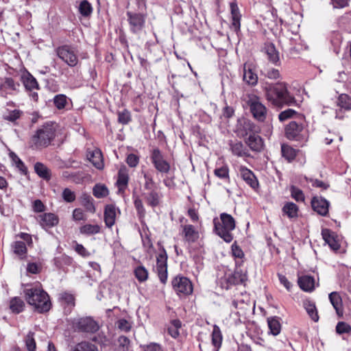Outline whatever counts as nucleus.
Wrapping results in <instances>:
<instances>
[{
	"instance_id": "obj_18",
	"label": "nucleus",
	"mask_w": 351,
	"mask_h": 351,
	"mask_svg": "<svg viewBox=\"0 0 351 351\" xmlns=\"http://www.w3.org/2000/svg\"><path fill=\"white\" fill-rule=\"evenodd\" d=\"M184 239L189 243H194L199 239V232L193 225L185 224L182 226Z\"/></svg>"
},
{
	"instance_id": "obj_25",
	"label": "nucleus",
	"mask_w": 351,
	"mask_h": 351,
	"mask_svg": "<svg viewBox=\"0 0 351 351\" xmlns=\"http://www.w3.org/2000/svg\"><path fill=\"white\" fill-rule=\"evenodd\" d=\"M246 143L252 150L256 152H260L263 146L262 138L260 136L255 134H250L247 137Z\"/></svg>"
},
{
	"instance_id": "obj_6",
	"label": "nucleus",
	"mask_w": 351,
	"mask_h": 351,
	"mask_svg": "<svg viewBox=\"0 0 351 351\" xmlns=\"http://www.w3.org/2000/svg\"><path fill=\"white\" fill-rule=\"evenodd\" d=\"M167 258L166 250L163 247H161L156 255V265L154 270L162 284L167 282L168 278Z\"/></svg>"
},
{
	"instance_id": "obj_54",
	"label": "nucleus",
	"mask_w": 351,
	"mask_h": 351,
	"mask_svg": "<svg viewBox=\"0 0 351 351\" xmlns=\"http://www.w3.org/2000/svg\"><path fill=\"white\" fill-rule=\"evenodd\" d=\"M73 351H97V348L92 343L81 342L75 346Z\"/></svg>"
},
{
	"instance_id": "obj_12",
	"label": "nucleus",
	"mask_w": 351,
	"mask_h": 351,
	"mask_svg": "<svg viewBox=\"0 0 351 351\" xmlns=\"http://www.w3.org/2000/svg\"><path fill=\"white\" fill-rule=\"evenodd\" d=\"M73 325L78 330L86 332H95L99 329L98 324L90 317L77 319Z\"/></svg>"
},
{
	"instance_id": "obj_11",
	"label": "nucleus",
	"mask_w": 351,
	"mask_h": 351,
	"mask_svg": "<svg viewBox=\"0 0 351 351\" xmlns=\"http://www.w3.org/2000/svg\"><path fill=\"white\" fill-rule=\"evenodd\" d=\"M247 280V270L241 269L240 267L236 266L234 272L228 275L226 278L227 283L226 289H229V287L232 285L245 284Z\"/></svg>"
},
{
	"instance_id": "obj_28",
	"label": "nucleus",
	"mask_w": 351,
	"mask_h": 351,
	"mask_svg": "<svg viewBox=\"0 0 351 351\" xmlns=\"http://www.w3.org/2000/svg\"><path fill=\"white\" fill-rule=\"evenodd\" d=\"M283 215H287L289 219H296L298 217L299 208L293 202H287L282 207Z\"/></svg>"
},
{
	"instance_id": "obj_60",
	"label": "nucleus",
	"mask_w": 351,
	"mask_h": 351,
	"mask_svg": "<svg viewBox=\"0 0 351 351\" xmlns=\"http://www.w3.org/2000/svg\"><path fill=\"white\" fill-rule=\"evenodd\" d=\"M119 122L122 124H127L131 120L130 113L128 110H124L118 113Z\"/></svg>"
},
{
	"instance_id": "obj_30",
	"label": "nucleus",
	"mask_w": 351,
	"mask_h": 351,
	"mask_svg": "<svg viewBox=\"0 0 351 351\" xmlns=\"http://www.w3.org/2000/svg\"><path fill=\"white\" fill-rule=\"evenodd\" d=\"M230 150L234 156L238 157H247L250 156L247 149L241 142L230 143Z\"/></svg>"
},
{
	"instance_id": "obj_51",
	"label": "nucleus",
	"mask_w": 351,
	"mask_h": 351,
	"mask_svg": "<svg viewBox=\"0 0 351 351\" xmlns=\"http://www.w3.org/2000/svg\"><path fill=\"white\" fill-rule=\"evenodd\" d=\"M53 104L58 109H63L67 104V97L62 94L57 95L53 98Z\"/></svg>"
},
{
	"instance_id": "obj_38",
	"label": "nucleus",
	"mask_w": 351,
	"mask_h": 351,
	"mask_svg": "<svg viewBox=\"0 0 351 351\" xmlns=\"http://www.w3.org/2000/svg\"><path fill=\"white\" fill-rule=\"evenodd\" d=\"M35 172L43 179L49 180L51 178L50 170L43 163L38 162L34 165Z\"/></svg>"
},
{
	"instance_id": "obj_20",
	"label": "nucleus",
	"mask_w": 351,
	"mask_h": 351,
	"mask_svg": "<svg viewBox=\"0 0 351 351\" xmlns=\"http://www.w3.org/2000/svg\"><path fill=\"white\" fill-rule=\"evenodd\" d=\"M117 210L113 204L106 206L104 209V221L107 227L111 228L115 223Z\"/></svg>"
},
{
	"instance_id": "obj_58",
	"label": "nucleus",
	"mask_w": 351,
	"mask_h": 351,
	"mask_svg": "<svg viewBox=\"0 0 351 351\" xmlns=\"http://www.w3.org/2000/svg\"><path fill=\"white\" fill-rule=\"evenodd\" d=\"M1 87L12 90H16L19 87V84L16 82L12 78L7 77L5 79Z\"/></svg>"
},
{
	"instance_id": "obj_21",
	"label": "nucleus",
	"mask_w": 351,
	"mask_h": 351,
	"mask_svg": "<svg viewBox=\"0 0 351 351\" xmlns=\"http://www.w3.org/2000/svg\"><path fill=\"white\" fill-rule=\"evenodd\" d=\"M87 158L97 169L101 170L104 169L103 156L99 149H95L91 152H88Z\"/></svg>"
},
{
	"instance_id": "obj_10",
	"label": "nucleus",
	"mask_w": 351,
	"mask_h": 351,
	"mask_svg": "<svg viewBox=\"0 0 351 351\" xmlns=\"http://www.w3.org/2000/svg\"><path fill=\"white\" fill-rule=\"evenodd\" d=\"M151 160L154 167L161 173H168L170 164L164 159L163 155L158 148H155L151 153Z\"/></svg>"
},
{
	"instance_id": "obj_45",
	"label": "nucleus",
	"mask_w": 351,
	"mask_h": 351,
	"mask_svg": "<svg viewBox=\"0 0 351 351\" xmlns=\"http://www.w3.org/2000/svg\"><path fill=\"white\" fill-rule=\"evenodd\" d=\"M265 49L268 58L271 62L276 64L279 62V53L273 44L267 45Z\"/></svg>"
},
{
	"instance_id": "obj_57",
	"label": "nucleus",
	"mask_w": 351,
	"mask_h": 351,
	"mask_svg": "<svg viewBox=\"0 0 351 351\" xmlns=\"http://www.w3.org/2000/svg\"><path fill=\"white\" fill-rule=\"evenodd\" d=\"M22 114H23V112L21 110H14L12 111H9L7 114L4 115L3 118H4V119H5L7 121L14 122L16 120H17L18 119H19L21 117V116L22 115Z\"/></svg>"
},
{
	"instance_id": "obj_15",
	"label": "nucleus",
	"mask_w": 351,
	"mask_h": 351,
	"mask_svg": "<svg viewBox=\"0 0 351 351\" xmlns=\"http://www.w3.org/2000/svg\"><path fill=\"white\" fill-rule=\"evenodd\" d=\"M129 179L128 170L125 166L121 167L118 171L116 182L119 193H123L125 192L128 186Z\"/></svg>"
},
{
	"instance_id": "obj_39",
	"label": "nucleus",
	"mask_w": 351,
	"mask_h": 351,
	"mask_svg": "<svg viewBox=\"0 0 351 351\" xmlns=\"http://www.w3.org/2000/svg\"><path fill=\"white\" fill-rule=\"evenodd\" d=\"M101 227L98 224L86 223L80 228V232L85 235H93L100 232Z\"/></svg>"
},
{
	"instance_id": "obj_22",
	"label": "nucleus",
	"mask_w": 351,
	"mask_h": 351,
	"mask_svg": "<svg viewBox=\"0 0 351 351\" xmlns=\"http://www.w3.org/2000/svg\"><path fill=\"white\" fill-rule=\"evenodd\" d=\"M298 283L300 288L306 292H312L315 289V279L308 275L302 276L298 278Z\"/></svg>"
},
{
	"instance_id": "obj_2",
	"label": "nucleus",
	"mask_w": 351,
	"mask_h": 351,
	"mask_svg": "<svg viewBox=\"0 0 351 351\" xmlns=\"http://www.w3.org/2000/svg\"><path fill=\"white\" fill-rule=\"evenodd\" d=\"M25 298L29 305L40 313L48 312L51 307L49 296L40 285L25 289Z\"/></svg>"
},
{
	"instance_id": "obj_34",
	"label": "nucleus",
	"mask_w": 351,
	"mask_h": 351,
	"mask_svg": "<svg viewBox=\"0 0 351 351\" xmlns=\"http://www.w3.org/2000/svg\"><path fill=\"white\" fill-rule=\"evenodd\" d=\"M232 254L235 258V266L241 267L243 263L245 254L241 248L236 243L231 246Z\"/></svg>"
},
{
	"instance_id": "obj_62",
	"label": "nucleus",
	"mask_w": 351,
	"mask_h": 351,
	"mask_svg": "<svg viewBox=\"0 0 351 351\" xmlns=\"http://www.w3.org/2000/svg\"><path fill=\"white\" fill-rule=\"evenodd\" d=\"M126 162L130 167H136L139 163V157L134 154H130L126 158Z\"/></svg>"
},
{
	"instance_id": "obj_4",
	"label": "nucleus",
	"mask_w": 351,
	"mask_h": 351,
	"mask_svg": "<svg viewBox=\"0 0 351 351\" xmlns=\"http://www.w3.org/2000/svg\"><path fill=\"white\" fill-rule=\"evenodd\" d=\"M215 232L225 242L230 243L233 239L232 231L235 228V220L232 215L223 213L219 219H213Z\"/></svg>"
},
{
	"instance_id": "obj_8",
	"label": "nucleus",
	"mask_w": 351,
	"mask_h": 351,
	"mask_svg": "<svg viewBox=\"0 0 351 351\" xmlns=\"http://www.w3.org/2000/svg\"><path fill=\"white\" fill-rule=\"evenodd\" d=\"M173 290L178 295H191L193 293V285L191 280L184 276H177L171 282Z\"/></svg>"
},
{
	"instance_id": "obj_56",
	"label": "nucleus",
	"mask_w": 351,
	"mask_h": 351,
	"mask_svg": "<svg viewBox=\"0 0 351 351\" xmlns=\"http://www.w3.org/2000/svg\"><path fill=\"white\" fill-rule=\"evenodd\" d=\"M25 345L28 351H35L36 345L34 338V333L32 332H28L25 337Z\"/></svg>"
},
{
	"instance_id": "obj_49",
	"label": "nucleus",
	"mask_w": 351,
	"mask_h": 351,
	"mask_svg": "<svg viewBox=\"0 0 351 351\" xmlns=\"http://www.w3.org/2000/svg\"><path fill=\"white\" fill-rule=\"evenodd\" d=\"M79 12L84 16H88L93 12V7L87 0H83L79 6Z\"/></svg>"
},
{
	"instance_id": "obj_48",
	"label": "nucleus",
	"mask_w": 351,
	"mask_h": 351,
	"mask_svg": "<svg viewBox=\"0 0 351 351\" xmlns=\"http://www.w3.org/2000/svg\"><path fill=\"white\" fill-rule=\"evenodd\" d=\"M134 275L140 282H143L147 280L149 273L145 267L138 266L134 269Z\"/></svg>"
},
{
	"instance_id": "obj_19",
	"label": "nucleus",
	"mask_w": 351,
	"mask_h": 351,
	"mask_svg": "<svg viewBox=\"0 0 351 351\" xmlns=\"http://www.w3.org/2000/svg\"><path fill=\"white\" fill-rule=\"evenodd\" d=\"M303 126L295 121H291L285 128L286 137L289 140H296L302 131Z\"/></svg>"
},
{
	"instance_id": "obj_63",
	"label": "nucleus",
	"mask_w": 351,
	"mask_h": 351,
	"mask_svg": "<svg viewBox=\"0 0 351 351\" xmlns=\"http://www.w3.org/2000/svg\"><path fill=\"white\" fill-rule=\"evenodd\" d=\"M145 184L144 187L147 190H152L155 186V182L153 180L152 176L147 173H144Z\"/></svg>"
},
{
	"instance_id": "obj_33",
	"label": "nucleus",
	"mask_w": 351,
	"mask_h": 351,
	"mask_svg": "<svg viewBox=\"0 0 351 351\" xmlns=\"http://www.w3.org/2000/svg\"><path fill=\"white\" fill-rule=\"evenodd\" d=\"M230 5L232 19V26L234 29L237 31L240 29L241 14L235 2H231Z\"/></svg>"
},
{
	"instance_id": "obj_23",
	"label": "nucleus",
	"mask_w": 351,
	"mask_h": 351,
	"mask_svg": "<svg viewBox=\"0 0 351 351\" xmlns=\"http://www.w3.org/2000/svg\"><path fill=\"white\" fill-rule=\"evenodd\" d=\"M324 240L328 244L333 250H337L340 247V244L336 239L335 234L328 229H324L322 232Z\"/></svg>"
},
{
	"instance_id": "obj_13",
	"label": "nucleus",
	"mask_w": 351,
	"mask_h": 351,
	"mask_svg": "<svg viewBox=\"0 0 351 351\" xmlns=\"http://www.w3.org/2000/svg\"><path fill=\"white\" fill-rule=\"evenodd\" d=\"M258 75L255 66L251 62H245L243 66V80L249 86H254L258 83Z\"/></svg>"
},
{
	"instance_id": "obj_46",
	"label": "nucleus",
	"mask_w": 351,
	"mask_h": 351,
	"mask_svg": "<svg viewBox=\"0 0 351 351\" xmlns=\"http://www.w3.org/2000/svg\"><path fill=\"white\" fill-rule=\"evenodd\" d=\"M337 105L346 110H350L351 97L347 94H341L337 99Z\"/></svg>"
},
{
	"instance_id": "obj_40",
	"label": "nucleus",
	"mask_w": 351,
	"mask_h": 351,
	"mask_svg": "<svg viewBox=\"0 0 351 351\" xmlns=\"http://www.w3.org/2000/svg\"><path fill=\"white\" fill-rule=\"evenodd\" d=\"M222 335L220 328L215 325L212 332V343L215 348V351H218L222 343Z\"/></svg>"
},
{
	"instance_id": "obj_35",
	"label": "nucleus",
	"mask_w": 351,
	"mask_h": 351,
	"mask_svg": "<svg viewBox=\"0 0 351 351\" xmlns=\"http://www.w3.org/2000/svg\"><path fill=\"white\" fill-rule=\"evenodd\" d=\"M298 152V151L297 149L293 148L292 147L288 145L282 144L281 145L282 156L288 162H291L295 158Z\"/></svg>"
},
{
	"instance_id": "obj_14",
	"label": "nucleus",
	"mask_w": 351,
	"mask_h": 351,
	"mask_svg": "<svg viewBox=\"0 0 351 351\" xmlns=\"http://www.w3.org/2000/svg\"><path fill=\"white\" fill-rule=\"evenodd\" d=\"M40 226L44 229L51 228L57 226L59 223L58 217L54 213H43L36 217Z\"/></svg>"
},
{
	"instance_id": "obj_17",
	"label": "nucleus",
	"mask_w": 351,
	"mask_h": 351,
	"mask_svg": "<svg viewBox=\"0 0 351 351\" xmlns=\"http://www.w3.org/2000/svg\"><path fill=\"white\" fill-rule=\"evenodd\" d=\"M311 205L313 209L322 216H326L328 213L329 202L322 197H313Z\"/></svg>"
},
{
	"instance_id": "obj_32",
	"label": "nucleus",
	"mask_w": 351,
	"mask_h": 351,
	"mask_svg": "<svg viewBox=\"0 0 351 351\" xmlns=\"http://www.w3.org/2000/svg\"><path fill=\"white\" fill-rule=\"evenodd\" d=\"M303 306L312 320H313L315 322H318L319 315L315 306V304L311 300H306L303 302Z\"/></svg>"
},
{
	"instance_id": "obj_7",
	"label": "nucleus",
	"mask_w": 351,
	"mask_h": 351,
	"mask_svg": "<svg viewBox=\"0 0 351 351\" xmlns=\"http://www.w3.org/2000/svg\"><path fill=\"white\" fill-rule=\"evenodd\" d=\"M247 104L253 117L260 121H263L266 119L267 108L262 104L259 97L255 95L249 97Z\"/></svg>"
},
{
	"instance_id": "obj_26",
	"label": "nucleus",
	"mask_w": 351,
	"mask_h": 351,
	"mask_svg": "<svg viewBox=\"0 0 351 351\" xmlns=\"http://www.w3.org/2000/svg\"><path fill=\"white\" fill-rule=\"evenodd\" d=\"M329 300L339 316L343 315L342 299L337 292H332L329 294Z\"/></svg>"
},
{
	"instance_id": "obj_31",
	"label": "nucleus",
	"mask_w": 351,
	"mask_h": 351,
	"mask_svg": "<svg viewBox=\"0 0 351 351\" xmlns=\"http://www.w3.org/2000/svg\"><path fill=\"white\" fill-rule=\"evenodd\" d=\"M143 195L147 204L152 207H156L159 205L162 197V195L154 190H151L149 193L147 194L145 193Z\"/></svg>"
},
{
	"instance_id": "obj_59",
	"label": "nucleus",
	"mask_w": 351,
	"mask_h": 351,
	"mask_svg": "<svg viewBox=\"0 0 351 351\" xmlns=\"http://www.w3.org/2000/svg\"><path fill=\"white\" fill-rule=\"evenodd\" d=\"M75 244L74 250L75 251L81 256L86 258L90 256V252H88L83 245L77 243L76 241L73 242Z\"/></svg>"
},
{
	"instance_id": "obj_16",
	"label": "nucleus",
	"mask_w": 351,
	"mask_h": 351,
	"mask_svg": "<svg viewBox=\"0 0 351 351\" xmlns=\"http://www.w3.org/2000/svg\"><path fill=\"white\" fill-rule=\"evenodd\" d=\"M239 172L241 178L252 189H256L258 186V180L251 170L244 166H240Z\"/></svg>"
},
{
	"instance_id": "obj_29",
	"label": "nucleus",
	"mask_w": 351,
	"mask_h": 351,
	"mask_svg": "<svg viewBox=\"0 0 351 351\" xmlns=\"http://www.w3.org/2000/svg\"><path fill=\"white\" fill-rule=\"evenodd\" d=\"M267 324L269 329V333L276 336L281 331L280 319L277 316L269 317L267 318Z\"/></svg>"
},
{
	"instance_id": "obj_64",
	"label": "nucleus",
	"mask_w": 351,
	"mask_h": 351,
	"mask_svg": "<svg viewBox=\"0 0 351 351\" xmlns=\"http://www.w3.org/2000/svg\"><path fill=\"white\" fill-rule=\"evenodd\" d=\"M296 112L293 109H287L281 112L278 115V119L280 121H284L289 118H291Z\"/></svg>"
},
{
	"instance_id": "obj_43",
	"label": "nucleus",
	"mask_w": 351,
	"mask_h": 351,
	"mask_svg": "<svg viewBox=\"0 0 351 351\" xmlns=\"http://www.w3.org/2000/svg\"><path fill=\"white\" fill-rule=\"evenodd\" d=\"M93 195L97 198H103L108 195L109 191L104 184H96L93 189Z\"/></svg>"
},
{
	"instance_id": "obj_41",
	"label": "nucleus",
	"mask_w": 351,
	"mask_h": 351,
	"mask_svg": "<svg viewBox=\"0 0 351 351\" xmlns=\"http://www.w3.org/2000/svg\"><path fill=\"white\" fill-rule=\"evenodd\" d=\"M25 302L23 300L19 298L14 297L10 301V308L11 311L14 313H19L24 310Z\"/></svg>"
},
{
	"instance_id": "obj_5",
	"label": "nucleus",
	"mask_w": 351,
	"mask_h": 351,
	"mask_svg": "<svg viewBox=\"0 0 351 351\" xmlns=\"http://www.w3.org/2000/svg\"><path fill=\"white\" fill-rule=\"evenodd\" d=\"M57 56L71 67L75 66L79 61L77 50L70 45H62L56 49Z\"/></svg>"
},
{
	"instance_id": "obj_52",
	"label": "nucleus",
	"mask_w": 351,
	"mask_h": 351,
	"mask_svg": "<svg viewBox=\"0 0 351 351\" xmlns=\"http://www.w3.org/2000/svg\"><path fill=\"white\" fill-rule=\"evenodd\" d=\"M290 193L292 198H293L297 202H304V195L301 189L299 188L291 186L290 188Z\"/></svg>"
},
{
	"instance_id": "obj_47",
	"label": "nucleus",
	"mask_w": 351,
	"mask_h": 351,
	"mask_svg": "<svg viewBox=\"0 0 351 351\" xmlns=\"http://www.w3.org/2000/svg\"><path fill=\"white\" fill-rule=\"evenodd\" d=\"M262 74L269 80H277L281 78L280 71L277 69L267 68L261 71Z\"/></svg>"
},
{
	"instance_id": "obj_24",
	"label": "nucleus",
	"mask_w": 351,
	"mask_h": 351,
	"mask_svg": "<svg viewBox=\"0 0 351 351\" xmlns=\"http://www.w3.org/2000/svg\"><path fill=\"white\" fill-rule=\"evenodd\" d=\"M59 300L63 305H66L64 312L66 313H70L71 309L75 304L74 295L69 292H62L59 294Z\"/></svg>"
},
{
	"instance_id": "obj_42",
	"label": "nucleus",
	"mask_w": 351,
	"mask_h": 351,
	"mask_svg": "<svg viewBox=\"0 0 351 351\" xmlns=\"http://www.w3.org/2000/svg\"><path fill=\"white\" fill-rule=\"evenodd\" d=\"M80 203L85 208L86 211L94 213L96 210L93 204V199L87 194H84L80 197Z\"/></svg>"
},
{
	"instance_id": "obj_1",
	"label": "nucleus",
	"mask_w": 351,
	"mask_h": 351,
	"mask_svg": "<svg viewBox=\"0 0 351 351\" xmlns=\"http://www.w3.org/2000/svg\"><path fill=\"white\" fill-rule=\"evenodd\" d=\"M264 90L267 99L274 106H279L282 104L291 106L295 103V98L290 95L287 85L285 82L266 83Z\"/></svg>"
},
{
	"instance_id": "obj_36",
	"label": "nucleus",
	"mask_w": 351,
	"mask_h": 351,
	"mask_svg": "<svg viewBox=\"0 0 351 351\" xmlns=\"http://www.w3.org/2000/svg\"><path fill=\"white\" fill-rule=\"evenodd\" d=\"M13 252L21 258L25 257L27 250L25 242L16 241L11 245Z\"/></svg>"
},
{
	"instance_id": "obj_3",
	"label": "nucleus",
	"mask_w": 351,
	"mask_h": 351,
	"mask_svg": "<svg viewBox=\"0 0 351 351\" xmlns=\"http://www.w3.org/2000/svg\"><path fill=\"white\" fill-rule=\"evenodd\" d=\"M57 125L47 123L36 130L31 137L29 145L32 149H40L48 147L56 137Z\"/></svg>"
},
{
	"instance_id": "obj_27",
	"label": "nucleus",
	"mask_w": 351,
	"mask_h": 351,
	"mask_svg": "<svg viewBox=\"0 0 351 351\" xmlns=\"http://www.w3.org/2000/svg\"><path fill=\"white\" fill-rule=\"evenodd\" d=\"M23 83L27 90H38L39 85L36 78L29 73H27L22 76Z\"/></svg>"
},
{
	"instance_id": "obj_9",
	"label": "nucleus",
	"mask_w": 351,
	"mask_h": 351,
	"mask_svg": "<svg viewBox=\"0 0 351 351\" xmlns=\"http://www.w3.org/2000/svg\"><path fill=\"white\" fill-rule=\"evenodd\" d=\"M128 21L130 31L134 34H139L145 27L146 14L128 12Z\"/></svg>"
},
{
	"instance_id": "obj_37",
	"label": "nucleus",
	"mask_w": 351,
	"mask_h": 351,
	"mask_svg": "<svg viewBox=\"0 0 351 351\" xmlns=\"http://www.w3.org/2000/svg\"><path fill=\"white\" fill-rule=\"evenodd\" d=\"M229 167L227 164H223L221 166L217 167L214 170V175L218 178L223 180L226 182L230 181Z\"/></svg>"
},
{
	"instance_id": "obj_44",
	"label": "nucleus",
	"mask_w": 351,
	"mask_h": 351,
	"mask_svg": "<svg viewBox=\"0 0 351 351\" xmlns=\"http://www.w3.org/2000/svg\"><path fill=\"white\" fill-rule=\"evenodd\" d=\"M9 156L15 167L23 174L27 173V169L24 162L19 158V156L13 152L9 154Z\"/></svg>"
},
{
	"instance_id": "obj_55",
	"label": "nucleus",
	"mask_w": 351,
	"mask_h": 351,
	"mask_svg": "<svg viewBox=\"0 0 351 351\" xmlns=\"http://www.w3.org/2000/svg\"><path fill=\"white\" fill-rule=\"evenodd\" d=\"M336 332L339 335L350 334L351 332V326L344 322H339L336 326Z\"/></svg>"
},
{
	"instance_id": "obj_50",
	"label": "nucleus",
	"mask_w": 351,
	"mask_h": 351,
	"mask_svg": "<svg viewBox=\"0 0 351 351\" xmlns=\"http://www.w3.org/2000/svg\"><path fill=\"white\" fill-rule=\"evenodd\" d=\"M181 327V322L178 319L171 321V326L168 328L169 334L173 338L179 335V328Z\"/></svg>"
},
{
	"instance_id": "obj_61",
	"label": "nucleus",
	"mask_w": 351,
	"mask_h": 351,
	"mask_svg": "<svg viewBox=\"0 0 351 351\" xmlns=\"http://www.w3.org/2000/svg\"><path fill=\"white\" fill-rule=\"evenodd\" d=\"M75 193L71 189L66 188L62 192V198L66 202H73L75 199Z\"/></svg>"
},
{
	"instance_id": "obj_53",
	"label": "nucleus",
	"mask_w": 351,
	"mask_h": 351,
	"mask_svg": "<svg viewBox=\"0 0 351 351\" xmlns=\"http://www.w3.org/2000/svg\"><path fill=\"white\" fill-rule=\"evenodd\" d=\"M134 204L135 208L137 210V213L140 217H144L145 213V210L143 204V202L141 199L136 195H133Z\"/></svg>"
}]
</instances>
